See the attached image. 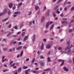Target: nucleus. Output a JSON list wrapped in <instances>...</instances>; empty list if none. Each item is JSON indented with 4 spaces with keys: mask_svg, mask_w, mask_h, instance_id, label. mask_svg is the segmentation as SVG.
<instances>
[{
    "mask_svg": "<svg viewBox=\"0 0 74 74\" xmlns=\"http://www.w3.org/2000/svg\"><path fill=\"white\" fill-rule=\"evenodd\" d=\"M10 14H11V12H10V11H9L8 12V14H9V15H10Z\"/></svg>",
    "mask_w": 74,
    "mask_h": 74,
    "instance_id": "052dcab7",
    "label": "nucleus"
},
{
    "mask_svg": "<svg viewBox=\"0 0 74 74\" xmlns=\"http://www.w3.org/2000/svg\"><path fill=\"white\" fill-rule=\"evenodd\" d=\"M48 32V31H44V33H45V34L46 33H47Z\"/></svg>",
    "mask_w": 74,
    "mask_h": 74,
    "instance_id": "5fc2aeb1",
    "label": "nucleus"
},
{
    "mask_svg": "<svg viewBox=\"0 0 74 74\" xmlns=\"http://www.w3.org/2000/svg\"><path fill=\"white\" fill-rule=\"evenodd\" d=\"M67 23V22L65 21H63L62 22V24H65V23Z\"/></svg>",
    "mask_w": 74,
    "mask_h": 74,
    "instance_id": "6ab92c4d",
    "label": "nucleus"
},
{
    "mask_svg": "<svg viewBox=\"0 0 74 74\" xmlns=\"http://www.w3.org/2000/svg\"><path fill=\"white\" fill-rule=\"evenodd\" d=\"M29 25L30 26L31 25H32V22H30V23H29Z\"/></svg>",
    "mask_w": 74,
    "mask_h": 74,
    "instance_id": "0e129e2a",
    "label": "nucleus"
},
{
    "mask_svg": "<svg viewBox=\"0 0 74 74\" xmlns=\"http://www.w3.org/2000/svg\"><path fill=\"white\" fill-rule=\"evenodd\" d=\"M14 29H18V27H17V26H16L14 27Z\"/></svg>",
    "mask_w": 74,
    "mask_h": 74,
    "instance_id": "603ef678",
    "label": "nucleus"
},
{
    "mask_svg": "<svg viewBox=\"0 0 74 74\" xmlns=\"http://www.w3.org/2000/svg\"><path fill=\"white\" fill-rule=\"evenodd\" d=\"M5 58V56H3L2 57V61L3 60H4V59Z\"/></svg>",
    "mask_w": 74,
    "mask_h": 74,
    "instance_id": "de8ad7c7",
    "label": "nucleus"
},
{
    "mask_svg": "<svg viewBox=\"0 0 74 74\" xmlns=\"http://www.w3.org/2000/svg\"><path fill=\"white\" fill-rule=\"evenodd\" d=\"M62 20H63V21H66L67 20V18H62Z\"/></svg>",
    "mask_w": 74,
    "mask_h": 74,
    "instance_id": "a19ab883",
    "label": "nucleus"
},
{
    "mask_svg": "<svg viewBox=\"0 0 74 74\" xmlns=\"http://www.w3.org/2000/svg\"><path fill=\"white\" fill-rule=\"evenodd\" d=\"M54 25H52L51 26V27H50V30H52V29H53V26Z\"/></svg>",
    "mask_w": 74,
    "mask_h": 74,
    "instance_id": "4be33fe9",
    "label": "nucleus"
},
{
    "mask_svg": "<svg viewBox=\"0 0 74 74\" xmlns=\"http://www.w3.org/2000/svg\"><path fill=\"white\" fill-rule=\"evenodd\" d=\"M21 32H18V33L17 34H21Z\"/></svg>",
    "mask_w": 74,
    "mask_h": 74,
    "instance_id": "bf43d9fd",
    "label": "nucleus"
},
{
    "mask_svg": "<svg viewBox=\"0 0 74 74\" xmlns=\"http://www.w3.org/2000/svg\"><path fill=\"white\" fill-rule=\"evenodd\" d=\"M10 43V45H12V44L14 45V44H15L16 43V41L14 42V40H12L11 41Z\"/></svg>",
    "mask_w": 74,
    "mask_h": 74,
    "instance_id": "7ed1b4c3",
    "label": "nucleus"
},
{
    "mask_svg": "<svg viewBox=\"0 0 74 74\" xmlns=\"http://www.w3.org/2000/svg\"><path fill=\"white\" fill-rule=\"evenodd\" d=\"M23 51H22L21 54V56H22V54L23 53Z\"/></svg>",
    "mask_w": 74,
    "mask_h": 74,
    "instance_id": "09e8293b",
    "label": "nucleus"
},
{
    "mask_svg": "<svg viewBox=\"0 0 74 74\" xmlns=\"http://www.w3.org/2000/svg\"><path fill=\"white\" fill-rule=\"evenodd\" d=\"M8 18H6V19H5L4 20H3V22H5V21H7V20H8Z\"/></svg>",
    "mask_w": 74,
    "mask_h": 74,
    "instance_id": "473e14b6",
    "label": "nucleus"
},
{
    "mask_svg": "<svg viewBox=\"0 0 74 74\" xmlns=\"http://www.w3.org/2000/svg\"><path fill=\"white\" fill-rule=\"evenodd\" d=\"M5 39H4L2 40V42H3V41H5Z\"/></svg>",
    "mask_w": 74,
    "mask_h": 74,
    "instance_id": "680f3d73",
    "label": "nucleus"
},
{
    "mask_svg": "<svg viewBox=\"0 0 74 74\" xmlns=\"http://www.w3.org/2000/svg\"><path fill=\"white\" fill-rule=\"evenodd\" d=\"M35 60V59L34 58L32 61V63H34V62Z\"/></svg>",
    "mask_w": 74,
    "mask_h": 74,
    "instance_id": "f704fd0d",
    "label": "nucleus"
},
{
    "mask_svg": "<svg viewBox=\"0 0 74 74\" xmlns=\"http://www.w3.org/2000/svg\"><path fill=\"white\" fill-rule=\"evenodd\" d=\"M38 69H39V68H37L35 69V70L36 71L38 70Z\"/></svg>",
    "mask_w": 74,
    "mask_h": 74,
    "instance_id": "6e6d98bb",
    "label": "nucleus"
},
{
    "mask_svg": "<svg viewBox=\"0 0 74 74\" xmlns=\"http://www.w3.org/2000/svg\"><path fill=\"white\" fill-rule=\"evenodd\" d=\"M37 14L38 15H39L40 14V11H39L38 12H37Z\"/></svg>",
    "mask_w": 74,
    "mask_h": 74,
    "instance_id": "a18cd8bd",
    "label": "nucleus"
},
{
    "mask_svg": "<svg viewBox=\"0 0 74 74\" xmlns=\"http://www.w3.org/2000/svg\"><path fill=\"white\" fill-rule=\"evenodd\" d=\"M73 29L71 30V29L69 30V32H73Z\"/></svg>",
    "mask_w": 74,
    "mask_h": 74,
    "instance_id": "4c0bfd02",
    "label": "nucleus"
},
{
    "mask_svg": "<svg viewBox=\"0 0 74 74\" xmlns=\"http://www.w3.org/2000/svg\"><path fill=\"white\" fill-rule=\"evenodd\" d=\"M27 36H26L24 39V41H25L26 40H27Z\"/></svg>",
    "mask_w": 74,
    "mask_h": 74,
    "instance_id": "a211bd4d",
    "label": "nucleus"
},
{
    "mask_svg": "<svg viewBox=\"0 0 74 74\" xmlns=\"http://www.w3.org/2000/svg\"><path fill=\"white\" fill-rule=\"evenodd\" d=\"M43 41H44V42H45L47 41V40L46 39H44L43 40Z\"/></svg>",
    "mask_w": 74,
    "mask_h": 74,
    "instance_id": "13d9d810",
    "label": "nucleus"
},
{
    "mask_svg": "<svg viewBox=\"0 0 74 74\" xmlns=\"http://www.w3.org/2000/svg\"><path fill=\"white\" fill-rule=\"evenodd\" d=\"M71 47H70V46L69 45L67 47L66 49V50H68L67 51V53H69L71 51Z\"/></svg>",
    "mask_w": 74,
    "mask_h": 74,
    "instance_id": "f257e3e1",
    "label": "nucleus"
},
{
    "mask_svg": "<svg viewBox=\"0 0 74 74\" xmlns=\"http://www.w3.org/2000/svg\"><path fill=\"white\" fill-rule=\"evenodd\" d=\"M40 63L42 66H44V63L43 62H41Z\"/></svg>",
    "mask_w": 74,
    "mask_h": 74,
    "instance_id": "393cba45",
    "label": "nucleus"
},
{
    "mask_svg": "<svg viewBox=\"0 0 74 74\" xmlns=\"http://www.w3.org/2000/svg\"><path fill=\"white\" fill-rule=\"evenodd\" d=\"M15 8H16V7H15V6H14L13 9V10H15Z\"/></svg>",
    "mask_w": 74,
    "mask_h": 74,
    "instance_id": "e2e57ef3",
    "label": "nucleus"
},
{
    "mask_svg": "<svg viewBox=\"0 0 74 74\" xmlns=\"http://www.w3.org/2000/svg\"><path fill=\"white\" fill-rule=\"evenodd\" d=\"M47 60L48 62H51V58L48 57L47 58Z\"/></svg>",
    "mask_w": 74,
    "mask_h": 74,
    "instance_id": "f3484780",
    "label": "nucleus"
},
{
    "mask_svg": "<svg viewBox=\"0 0 74 74\" xmlns=\"http://www.w3.org/2000/svg\"><path fill=\"white\" fill-rule=\"evenodd\" d=\"M22 47L21 46H19L16 48V50H20V49H22Z\"/></svg>",
    "mask_w": 74,
    "mask_h": 74,
    "instance_id": "39448f33",
    "label": "nucleus"
},
{
    "mask_svg": "<svg viewBox=\"0 0 74 74\" xmlns=\"http://www.w3.org/2000/svg\"><path fill=\"white\" fill-rule=\"evenodd\" d=\"M44 48V43H42V46H41V49L42 50Z\"/></svg>",
    "mask_w": 74,
    "mask_h": 74,
    "instance_id": "2eb2a0df",
    "label": "nucleus"
},
{
    "mask_svg": "<svg viewBox=\"0 0 74 74\" xmlns=\"http://www.w3.org/2000/svg\"><path fill=\"white\" fill-rule=\"evenodd\" d=\"M6 12H7V10L6 9H5L4 11L2 13L0 14L1 15H4V14H5L6 13Z\"/></svg>",
    "mask_w": 74,
    "mask_h": 74,
    "instance_id": "20e7f679",
    "label": "nucleus"
},
{
    "mask_svg": "<svg viewBox=\"0 0 74 74\" xmlns=\"http://www.w3.org/2000/svg\"><path fill=\"white\" fill-rule=\"evenodd\" d=\"M11 26H12V25L11 24H10L8 26L9 28H10L11 27Z\"/></svg>",
    "mask_w": 74,
    "mask_h": 74,
    "instance_id": "79ce46f5",
    "label": "nucleus"
},
{
    "mask_svg": "<svg viewBox=\"0 0 74 74\" xmlns=\"http://www.w3.org/2000/svg\"><path fill=\"white\" fill-rule=\"evenodd\" d=\"M44 19H45V18L44 17H42L41 19V22H44Z\"/></svg>",
    "mask_w": 74,
    "mask_h": 74,
    "instance_id": "1a4fd4ad",
    "label": "nucleus"
},
{
    "mask_svg": "<svg viewBox=\"0 0 74 74\" xmlns=\"http://www.w3.org/2000/svg\"><path fill=\"white\" fill-rule=\"evenodd\" d=\"M27 68H28V67L24 66L23 67V69H27Z\"/></svg>",
    "mask_w": 74,
    "mask_h": 74,
    "instance_id": "a878e982",
    "label": "nucleus"
},
{
    "mask_svg": "<svg viewBox=\"0 0 74 74\" xmlns=\"http://www.w3.org/2000/svg\"><path fill=\"white\" fill-rule=\"evenodd\" d=\"M16 16H17V15L15 14V15H14V17H16Z\"/></svg>",
    "mask_w": 74,
    "mask_h": 74,
    "instance_id": "774afa93",
    "label": "nucleus"
},
{
    "mask_svg": "<svg viewBox=\"0 0 74 74\" xmlns=\"http://www.w3.org/2000/svg\"><path fill=\"white\" fill-rule=\"evenodd\" d=\"M51 10H48L47 14V16H49V12H50Z\"/></svg>",
    "mask_w": 74,
    "mask_h": 74,
    "instance_id": "4468645a",
    "label": "nucleus"
},
{
    "mask_svg": "<svg viewBox=\"0 0 74 74\" xmlns=\"http://www.w3.org/2000/svg\"><path fill=\"white\" fill-rule=\"evenodd\" d=\"M49 22H48L46 25V27L48 28V27H49Z\"/></svg>",
    "mask_w": 74,
    "mask_h": 74,
    "instance_id": "9d476101",
    "label": "nucleus"
},
{
    "mask_svg": "<svg viewBox=\"0 0 74 74\" xmlns=\"http://www.w3.org/2000/svg\"><path fill=\"white\" fill-rule=\"evenodd\" d=\"M51 69L50 68H48L45 70V71H51Z\"/></svg>",
    "mask_w": 74,
    "mask_h": 74,
    "instance_id": "9b49d317",
    "label": "nucleus"
},
{
    "mask_svg": "<svg viewBox=\"0 0 74 74\" xmlns=\"http://www.w3.org/2000/svg\"><path fill=\"white\" fill-rule=\"evenodd\" d=\"M58 5H57L55 7V8H54V10H56V9H57L58 8Z\"/></svg>",
    "mask_w": 74,
    "mask_h": 74,
    "instance_id": "bb28decb",
    "label": "nucleus"
},
{
    "mask_svg": "<svg viewBox=\"0 0 74 74\" xmlns=\"http://www.w3.org/2000/svg\"><path fill=\"white\" fill-rule=\"evenodd\" d=\"M52 44L51 43H49L46 46V48L47 49H49L51 47Z\"/></svg>",
    "mask_w": 74,
    "mask_h": 74,
    "instance_id": "f03ea898",
    "label": "nucleus"
},
{
    "mask_svg": "<svg viewBox=\"0 0 74 74\" xmlns=\"http://www.w3.org/2000/svg\"><path fill=\"white\" fill-rule=\"evenodd\" d=\"M69 63H72V61H71V60H69Z\"/></svg>",
    "mask_w": 74,
    "mask_h": 74,
    "instance_id": "864d4df0",
    "label": "nucleus"
},
{
    "mask_svg": "<svg viewBox=\"0 0 74 74\" xmlns=\"http://www.w3.org/2000/svg\"><path fill=\"white\" fill-rule=\"evenodd\" d=\"M36 39V35H34L33 36V38L32 39V40L33 41H34V40H35V39Z\"/></svg>",
    "mask_w": 74,
    "mask_h": 74,
    "instance_id": "ddd939ff",
    "label": "nucleus"
},
{
    "mask_svg": "<svg viewBox=\"0 0 74 74\" xmlns=\"http://www.w3.org/2000/svg\"><path fill=\"white\" fill-rule=\"evenodd\" d=\"M7 48H6V47H5L4 49H3V51H7Z\"/></svg>",
    "mask_w": 74,
    "mask_h": 74,
    "instance_id": "5701e85b",
    "label": "nucleus"
},
{
    "mask_svg": "<svg viewBox=\"0 0 74 74\" xmlns=\"http://www.w3.org/2000/svg\"><path fill=\"white\" fill-rule=\"evenodd\" d=\"M62 49V47H59L58 48V50H61V49Z\"/></svg>",
    "mask_w": 74,
    "mask_h": 74,
    "instance_id": "2f4dec72",
    "label": "nucleus"
},
{
    "mask_svg": "<svg viewBox=\"0 0 74 74\" xmlns=\"http://www.w3.org/2000/svg\"><path fill=\"white\" fill-rule=\"evenodd\" d=\"M21 70H22V68H20L17 70V71H18V73H20Z\"/></svg>",
    "mask_w": 74,
    "mask_h": 74,
    "instance_id": "f8f14e48",
    "label": "nucleus"
},
{
    "mask_svg": "<svg viewBox=\"0 0 74 74\" xmlns=\"http://www.w3.org/2000/svg\"><path fill=\"white\" fill-rule=\"evenodd\" d=\"M39 8V7L37 6H36L35 7V8H36V10H37L38 9V8Z\"/></svg>",
    "mask_w": 74,
    "mask_h": 74,
    "instance_id": "49530a36",
    "label": "nucleus"
},
{
    "mask_svg": "<svg viewBox=\"0 0 74 74\" xmlns=\"http://www.w3.org/2000/svg\"><path fill=\"white\" fill-rule=\"evenodd\" d=\"M8 51L9 52H12V49H10Z\"/></svg>",
    "mask_w": 74,
    "mask_h": 74,
    "instance_id": "7c9ffc66",
    "label": "nucleus"
},
{
    "mask_svg": "<svg viewBox=\"0 0 74 74\" xmlns=\"http://www.w3.org/2000/svg\"><path fill=\"white\" fill-rule=\"evenodd\" d=\"M46 9H47V8H46V6H45L44 8V10H45Z\"/></svg>",
    "mask_w": 74,
    "mask_h": 74,
    "instance_id": "338daca9",
    "label": "nucleus"
},
{
    "mask_svg": "<svg viewBox=\"0 0 74 74\" xmlns=\"http://www.w3.org/2000/svg\"><path fill=\"white\" fill-rule=\"evenodd\" d=\"M32 73H38V71H33Z\"/></svg>",
    "mask_w": 74,
    "mask_h": 74,
    "instance_id": "412c9836",
    "label": "nucleus"
},
{
    "mask_svg": "<svg viewBox=\"0 0 74 74\" xmlns=\"http://www.w3.org/2000/svg\"><path fill=\"white\" fill-rule=\"evenodd\" d=\"M9 6L10 8H11L12 7V3H10L9 4Z\"/></svg>",
    "mask_w": 74,
    "mask_h": 74,
    "instance_id": "0eeeda50",
    "label": "nucleus"
},
{
    "mask_svg": "<svg viewBox=\"0 0 74 74\" xmlns=\"http://www.w3.org/2000/svg\"><path fill=\"white\" fill-rule=\"evenodd\" d=\"M40 58L41 59H44V57L43 56H40Z\"/></svg>",
    "mask_w": 74,
    "mask_h": 74,
    "instance_id": "e433bc0d",
    "label": "nucleus"
},
{
    "mask_svg": "<svg viewBox=\"0 0 74 74\" xmlns=\"http://www.w3.org/2000/svg\"><path fill=\"white\" fill-rule=\"evenodd\" d=\"M22 3H19V4L18 5V7H19L20 6H21L22 5Z\"/></svg>",
    "mask_w": 74,
    "mask_h": 74,
    "instance_id": "b1692460",
    "label": "nucleus"
},
{
    "mask_svg": "<svg viewBox=\"0 0 74 74\" xmlns=\"http://www.w3.org/2000/svg\"><path fill=\"white\" fill-rule=\"evenodd\" d=\"M25 32H23L22 33V36H23L24 35H25Z\"/></svg>",
    "mask_w": 74,
    "mask_h": 74,
    "instance_id": "c03bdc74",
    "label": "nucleus"
},
{
    "mask_svg": "<svg viewBox=\"0 0 74 74\" xmlns=\"http://www.w3.org/2000/svg\"><path fill=\"white\" fill-rule=\"evenodd\" d=\"M62 0H59L58 2V4H60V3Z\"/></svg>",
    "mask_w": 74,
    "mask_h": 74,
    "instance_id": "cd10ccee",
    "label": "nucleus"
},
{
    "mask_svg": "<svg viewBox=\"0 0 74 74\" xmlns=\"http://www.w3.org/2000/svg\"><path fill=\"white\" fill-rule=\"evenodd\" d=\"M59 11V10H57V14H60V12L58 11Z\"/></svg>",
    "mask_w": 74,
    "mask_h": 74,
    "instance_id": "58836bf2",
    "label": "nucleus"
},
{
    "mask_svg": "<svg viewBox=\"0 0 74 74\" xmlns=\"http://www.w3.org/2000/svg\"><path fill=\"white\" fill-rule=\"evenodd\" d=\"M30 70V69H29L27 70H26L25 71V74H29V73H28V72Z\"/></svg>",
    "mask_w": 74,
    "mask_h": 74,
    "instance_id": "6e6552de",
    "label": "nucleus"
},
{
    "mask_svg": "<svg viewBox=\"0 0 74 74\" xmlns=\"http://www.w3.org/2000/svg\"><path fill=\"white\" fill-rule=\"evenodd\" d=\"M20 14V12H16L15 13V15H18V14Z\"/></svg>",
    "mask_w": 74,
    "mask_h": 74,
    "instance_id": "dca6fc26",
    "label": "nucleus"
},
{
    "mask_svg": "<svg viewBox=\"0 0 74 74\" xmlns=\"http://www.w3.org/2000/svg\"><path fill=\"white\" fill-rule=\"evenodd\" d=\"M64 71H69V69L67 68L66 67H64Z\"/></svg>",
    "mask_w": 74,
    "mask_h": 74,
    "instance_id": "423d86ee",
    "label": "nucleus"
},
{
    "mask_svg": "<svg viewBox=\"0 0 74 74\" xmlns=\"http://www.w3.org/2000/svg\"><path fill=\"white\" fill-rule=\"evenodd\" d=\"M64 60H63L62 61V62L61 65V66H63V65H64Z\"/></svg>",
    "mask_w": 74,
    "mask_h": 74,
    "instance_id": "aec40b11",
    "label": "nucleus"
},
{
    "mask_svg": "<svg viewBox=\"0 0 74 74\" xmlns=\"http://www.w3.org/2000/svg\"><path fill=\"white\" fill-rule=\"evenodd\" d=\"M15 63H13L11 65V66H12V67H13V66H14V65H15Z\"/></svg>",
    "mask_w": 74,
    "mask_h": 74,
    "instance_id": "37998d69",
    "label": "nucleus"
},
{
    "mask_svg": "<svg viewBox=\"0 0 74 74\" xmlns=\"http://www.w3.org/2000/svg\"><path fill=\"white\" fill-rule=\"evenodd\" d=\"M8 71V70H3V72H7V71Z\"/></svg>",
    "mask_w": 74,
    "mask_h": 74,
    "instance_id": "c85d7f7f",
    "label": "nucleus"
},
{
    "mask_svg": "<svg viewBox=\"0 0 74 74\" xmlns=\"http://www.w3.org/2000/svg\"><path fill=\"white\" fill-rule=\"evenodd\" d=\"M67 10V9L66 8H64V11H66Z\"/></svg>",
    "mask_w": 74,
    "mask_h": 74,
    "instance_id": "4d7b16f0",
    "label": "nucleus"
},
{
    "mask_svg": "<svg viewBox=\"0 0 74 74\" xmlns=\"http://www.w3.org/2000/svg\"><path fill=\"white\" fill-rule=\"evenodd\" d=\"M12 63H13V61H12L10 63V65H11L12 64Z\"/></svg>",
    "mask_w": 74,
    "mask_h": 74,
    "instance_id": "3c124183",
    "label": "nucleus"
},
{
    "mask_svg": "<svg viewBox=\"0 0 74 74\" xmlns=\"http://www.w3.org/2000/svg\"><path fill=\"white\" fill-rule=\"evenodd\" d=\"M7 60V58H5L4 60H2V62H5V61H6V60Z\"/></svg>",
    "mask_w": 74,
    "mask_h": 74,
    "instance_id": "c756f323",
    "label": "nucleus"
},
{
    "mask_svg": "<svg viewBox=\"0 0 74 74\" xmlns=\"http://www.w3.org/2000/svg\"><path fill=\"white\" fill-rule=\"evenodd\" d=\"M58 61L60 62H62V61H63V60L62 59H59Z\"/></svg>",
    "mask_w": 74,
    "mask_h": 74,
    "instance_id": "c9c22d12",
    "label": "nucleus"
},
{
    "mask_svg": "<svg viewBox=\"0 0 74 74\" xmlns=\"http://www.w3.org/2000/svg\"><path fill=\"white\" fill-rule=\"evenodd\" d=\"M53 16H54V17H55V16H56V14L54 13L53 14Z\"/></svg>",
    "mask_w": 74,
    "mask_h": 74,
    "instance_id": "8fccbe9b",
    "label": "nucleus"
},
{
    "mask_svg": "<svg viewBox=\"0 0 74 74\" xmlns=\"http://www.w3.org/2000/svg\"><path fill=\"white\" fill-rule=\"evenodd\" d=\"M66 44L67 45H70V42H68L67 43H66Z\"/></svg>",
    "mask_w": 74,
    "mask_h": 74,
    "instance_id": "ea45409f",
    "label": "nucleus"
},
{
    "mask_svg": "<svg viewBox=\"0 0 74 74\" xmlns=\"http://www.w3.org/2000/svg\"><path fill=\"white\" fill-rule=\"evenodd\" d=\"M14 69H16V66H13Z\"/></svg>",
    "mask_w": 74,
    "mask_h": 74,
    "instance_id": "69168bd1",
    "label": "nucleus"
},
{
    "mask_svg": "<svg viewBox=\"0 0 74 74\" xmlns=\"http://www.w3.org/2000/svg\"><path fill=\"white\" fill-rule=\"evenodd\" d=\"M74 22V19H72L70 23H73V22Z\"/></svg>",
    "mask_w": 74,
    "mask_h": 74,
    "instance_id": "72a5a7b5",
    "label": "nucleus"
}]
</instances>
